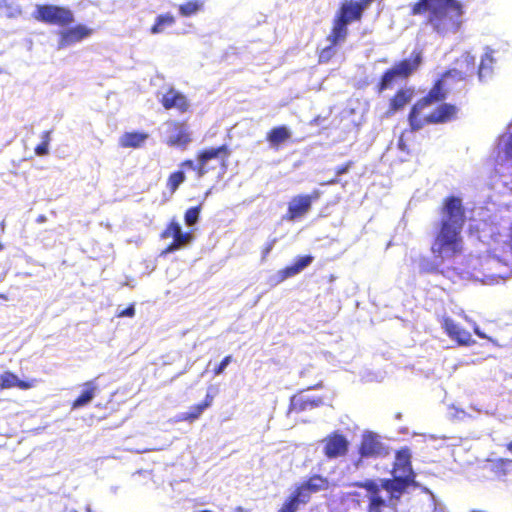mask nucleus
<instances>
[{
  "instance_id": "obj_29",
  "label": "nucleus",
  "mask_w": 512,
  "mask_h": 512,
  "mask_svg": "<svg viewBox=\"0 0 512 512\" xmlns=\"http://www.w3.org/2000/svg\"><path fill=\"white\" fill-rule=\"evenodd\" d=\"M308 503L309 502L304 498L303 494L295 488L283 501L277 512H297L301 505H306Z\"/></svg>"
},
{
  "instance_id": "obj_43",
  "label": "nucleus",
  "mask_w": 512,
  "mask_h": 512,
  "mask_svg": "<svg viewBox=\"0 0 512 512\" xmlns=\"http://www.w3.org/2000/svg\"><path fill=\"white\" fill-rule=\"evenodd\" d=\"M403 136H404V133H402V134H401V136H400V138H399V140H398V147H399V149H400L401 151H404V152H407V153H408V152H409V149H408L407 144H406V143H405V141H404Z\"/></svg>"
},
{
  "instance_id": "obj_49",
  "label": "nucleus",
  "mask_w": 512,
  "mask_h": 512,
  "mask_svg": "<svg viewBox=\"0 0 512 512\" xmlns=\"http://www.w3.org/2000/svg\"><path fill=\"white\" fill-rule=\"evenodd\" d=\"M508 449L512 452V441L508 444Z\"/></svg>"
},
{
  "instance_id": "obj_9",
  "label": "nucleus",
  "mask_w": 512,
  "mask_h": 512,
  "mask_svg": "<svg viewBox=\"0 0 512 512\" xmlns=\"http://www.w3.org/2000/svg\"><path fill=\"white\" fill-rule=\"evenodd\" d=\"M447 81L448 79L441 74V76L434 81L426 95L418 99L412 105L408 115H412L413 117L415 113L422 112V110L433 104L442 103L448 95V91L445 88Z\"/></svg>"
},
{
  "instance_id": "obj_27",
  "label": "nucleus",
  "mask_w": 512,
  "mask_h": 512,
  "mask_svg": "<svg viewBox=\"0 0 512 512\" xmlns=\"http://www.w3.org/2000/svg\"><path fill=\"white\" fill-rule=\"evenodd\" d=\"M291 137V132L285 125L273 127L266 134V140L272 148L279 147L287 142Z\"/></svg>"
},
{
  "instance_id": "obj_14",
  "label": "nucleus",
  "mask_w": 512,
  "mask_h": 512,
  "mask_svg": "<svg viewBox=\"0 0 512 512\" xmlns=\"http://www.w3.org/2000/svg\"><path fill=\"white\" fill-rule=\"evenodd\" d=\"M167 125L170 132L166 140L168 146L185 148L191 142L192 139L186 122L169 121Z\"/></svg>"
},
{
  "instance_id": "obj_4",
  "label": "nucleus",
  "mask_w": 512,
  "mask_h": 512,
  "mask_svg": "<svg viewBox=\"0 0 512 512\" xmlns=\"http://www.w3.org/2000/svg\"><path fill=\"white\" fill-rule=\"evenodd\" d=\"M459 108L452 103L442 102L429 114L422 116L421 112L414 116L408 115V122L411 131H417L427 124H444L457 119Z\"/></svg>"
},
{
  "instance_id": "obj_25",
  "label": "nucleus",
  "mask_w": 512,
  "mask_h": 512,
  "mask_svg": "<svg viewBox=\"0 0 512 512\" xmlns=\"http://www.w3.org/2000/svg\"><path fill=\"white\" fill-rule=\"evenodd\" d=\"M327 41L329 42V45L320 49L318 51V63L319 64H327L329 63L336 55L337 53V46L341 43H343L346 38H335L333 37V31L330 30L329 34L327 35Z\"/></svg>"
},
{
  "instance_id": "obj_44",
  "label": "nucleus",
  "mask_w": 512,
  "mask_h": 512,
  "mask_svg": "<svg viewBox=\"0 0 512 512\" xmlns=\"http://www.w3.org/2000/svg\"><path fill=\"white\" fill-rule=\"evenodd\" d=\"M474 332H475V334H476L478 337H480V338H482V339L487 338V336L485 335V333H483V332H482L478 327H475V328H474Z\"/></svg>"
},
{
  "instance_id": "obj_35",
  "label": "nucleus",
  "mask_w": 512,
  "mask_h": 512,
  "mask_svg": "<svg viewBox=\"0 0 512 512\" xmlns=\"http://www.w3.org/2000/svg\"><path fill=\"white\" fill-rule=\"evenodd\" d=\"M185 180L186 176L182 170L174 171L168 176L166 186L170 193H175Z\"/></svg>"
},
{
  "instance_id": "obj_2",
  "label": "nucleus",
  "mask_w": 512,
  "mask_h": 512,
  "mask_svg": "<svg viewBox=\"0 0 512 512\" xmlns=\"http://www.w3.org/2000/svg\"><path fill=\"white\" fill-rule=\"evenodd\" d=\"M410 15H426L425 24L445 38L460 31L464 5L458 0H417L410 5Z\"/></svg>"
},
{
  "instance_id": "obj_17",
  "label": "nucleus",
  "mask_w": 512,
  "mask_h": 512,
  "mask_svg": "<svg viewBox=\"0 0 512 512\" xmlns=\"http://www.w3.org/2000/svg\"><path fill=\"white\" fill-rule=\"evenodd\" d=\"M392 474L415 479V473L411 465V452L409 448L403 447L396 451L393 463Z\"/></svg>"
},
{
  "instance_id": "obj_15",
  "label": "nucleus",
  "mask_w": 512,
  "mask_h": 512,
  "mask_svg": "<svg viewBox=\"0 0 512 512\" xmlns=\"http://www.w3.org/2000/svg\"><path fill=\"white\" fill-rule=\"evenodd\" d=\"M160 103L164 109H176L181 114L188 112L190 109V102L187 96L173 87L166 90L160 99Z\"/></svg>"
},
{
  "instance_id": "obj_18",
  "label": "nucleus",
  "mask_w": 512,
  "mask_h": 512,
  "mask_svg": "<svg viewBox=\"0 0 512 512\" xmlns=\"http://www.w3.org/2000/svg\"><path fill=\"white\" fill-rule=\"evenodd\" d=\"M329 480L328 478L314 474L311 475L306 481L300 483L295 488L303 494L304 498L310 502L311 494L317 493L323 490H327L329 488Z\"/></svg>"
},
{
  "instance_id": "obj_11",
  "label": "nucleus",
  "mask_w": 512,
  "mask_h": 512,
  "mask_svg": "<svg viewBox=\"0 0 512 512\" xmlns=\"http://www.w3.org/2000/svg\"><path fill=\"white\" fill-rule=\"evenodd\" d=\"M475 72H477L476 58L469 52H464L455 60L453 68L446 70L442 74L443 77L453 81H467Z\"/></svg>"
},
{
  "instance_id": "obj_10",
  "label": "nucleus",
  "mask_w": 512,
  "mask_h": 512,
  "mask_svg": "<svg viewBox=\"0 0 512 512\" xmlns=\"http://www.w3.org/2000/svg\"><path fill=\"white\" fill-rule=\"evenodd\" d=\"M321 196V191L315 189L310 194H299L291 198L284 219L295 221L305 216L311 209L314 201Z\"/></svg>"
},
{
  "instance_id": "obj_12",
  "label": "nucleus",
  "mask_w": 512,
  "mask_h": 512,
  "mask_svg": "<svg viewBox=\"0 0 512 512\" xmlns=\"http://www.w3.org/2000/svg\"><path fill=\"white\" fill-rule=\"evenodd\" d=\"M322 443L323 454L328 459L344 457L349 450V441L343 434L339 433L338 431H334L328 434L322 440Z\"/></svg>"
},
{
  "instance_id": "obj_50",
  "label": "nucleus",
  "mask_w": 512,
  "mask_h": 512,
  "mask_svg": "<svg viewBox=\"0 0 512 512\" xmlns=\"http://www.w3.org/2000/svg\"><path fill=\"white\" fill-rule=\"evenodd\" d=\"M2 249H3V246H2V244L0 243V251H1Z\"/></svg>"
},
{
  "instance_id": "obj_21",
  "label": "nucleus",
  "mask_w": 512,
  "mask_h": 512,
  "mask_svg": "<svg viewBox=\"0 0 512 512\" xmlns=\"http://www.w3.org/2000/svg\"><path fill=\"white\" fill-rule=\"evenodd\" d=\"M422 51L416 49L412 51L409 59H403L393 65L396 70L398 77L405 80L409 78L421 65L422 63Z\"/></svg>"
},
{
  "instance_id": "obj_26",
  "label": "nucleus",
  "mask_w": 512,
  "mask_h": 512,
  "mask_svg": "<svg viewBox=\"0 0 512 512\" xmlns=\"http://www.w3.org/2000/svg\"><path fill=\"white\" fill-rule=\"evenodd\" d=\"M312 261L313 257L311 255L298 257L293 264L286 266L285 268L279 271L280 281L297 275L303 269L309 266L312 263Z\"/></svg>"
},
{
  "instance_id": "obj_34",
  "label": "nucleus",
  "mask_w": 512,
  "mask_h": 512,
  "mask_svg": "<svg viewBox=\"0 0 512 512\" xmlns=\"http://www.w3.org/2000/svg\"><path fill=\"white\" fill-rule=\"evenodd\" d=\"M493 57L486 53L482 56L479 66L477 67V75L479 80H484L487 76L491 75L493 69Z\"/></svg>"
},
{
  "instance_id": "obj_33",
  "label": "nucleus",
  "mask_w": 512,
  "mask_h": 512,
  "mask_svg": "<svg viewBox=\"0 0 512 512\" xmlns=\"http://www.w3.org/2000/svg\"><path fill=\"white\" fill-rule=\"evenodd\" d=\"M204 2L202 0H188L178 6L179 14L182 17H191L202 11Z\"/></svg>"
},
{
  "instance_id": "obj_46",
  "label": "nucleus",
  "mask_w": 512,
  "mask_h": 512,
  "mask_svg": "<svg viewBox=\"0 0 512 512\" xmlns=\"http://www.w3.org/2000/svg\"><path fill=\"white\" fill-rule=\"evenodd\" d=\"M431 512H445L443 508L435 506Z\"/></svg>"
},
{
  "instance_id": "obj_3",
  "label": "nucleus",
  "mask_w": 512,
  "mask_h": 512,
  "mask_svg": "<svg viewBox=\"0 0 512 512\" xmlns=\"http://www.w3.org/2000/svg\"><path fill=\"white\" fill-rule=\"evenodd\" d=\"M413 483L414 480L408 477L393 474L392 478L380 479L379 481L374 479L356 481L352 483V486L365 490L367 512H383L387 507V500L382 495L383 489L389 493L390 498L398 499Z\"/></svg>"
},
{
  "instance_id": "obj_19",
  "label": "nucleus",
  "mask_w": 512,
  "mask_h": 512,
  "mask_svg": "<svg viewBox=\"0 0 512 512\" xmlns=\"http://www.w3.org/2000/svg\"><path fill=\"white\" fill-rule=\"evenodd\" d=\"M383 446L374 433H365L358 447L360 458H375L382 454Z\"/></svg>"
},
{
  "instance_id": "obj_23",
  "label": "nucleus",
  "mask_w": 512,
  "mask_h": 512,
  "mask_svg": "<svg viewBox=\"0 0 512 512\" xmlns=\"http://www.w3.org/2000/svg\"><path fill=\"white\" fill-rule=\"evenodd\" d=\"M36 379L20 380L16 374L11 371H5L0 375V390L17 387L21 390H28L37 384Z\"/></svg>"
},
{
  "instance_id": "obj_32",
  "label": "nucleus",
  "mask_w": 512,
  "mask_h": 512,
  "mask_svg": "<svg viewBox=\"0 0 512 512\" xmlns=\"http://www.w3.org/2000/svg\"><path fill=\"white\" fill-rule=\"evenodd\" d=\"M175 17L171 13L160 14L156 17L154 24L150 28L151 34L163 33L167 27L174 25Z\"/></svg>"
},
{
  "instance_id": "obj_20",
  "label": "nucleus",
  "mask_w": 512,
  "mask_h": 512,
  "mask_svg": "<svg viewBox=\"0 0 512 512\" xmlns=\"http://www.w3.org/2000/svg\"><path fill=\"white\" fill-rule=\"evenodd\" d=\"M323 404V399L321 397H309L304 395L303 393H298L293 395L290 398V403L288 406L289 414H299L303 411L311 410L316 407H319Z\"/></svg>"
},
{
  "instance_id": "obj_1",
  "label": "nucleus",
  "mask_w": 512,
  "mask_h": 512,
  "mask_svg": "<svg viewBox=\"0 0 512 512\" xmlns=\"http://www.w3.org/2000/svg\"><path fill=\"white\" fill-rule=\"evenodd\" d=\"M441 219L431 245L432 253L441 259H451L463 252L462 230L466 222V210L462 199L449 195L442 201Z\"/></svg>"
},
{
  "instance_id": "obj_36",
  "label": "nucleus",
  "mask_w": 512,
  "mask_h": 512,
  "mask_svg": "<svg viewBox=\"0 0 512 512\" xmlns=\"http://www.w3.org/2000/svg\"><path fill=\"white\" fill-rule=\"evenodd\" d=\"M202 203L197 206L188 208L184 213V221L187 226L195 225L200 217Z\"/></svg>"
},
{
  "instance_id": "obj_22",
  "label": "nucleus",
  "mask_w": 512,
  "mask_h": 512,
  "mask_svg": "<svg viewBox=\"0 0 512 512\" xmlns=\"http://www.w3.org/2000/svg\"><path fill=\"white\" fill-rule=\"evenodd\" d=\"M413 96L414 89L412 87L399 88L389 99V106L386 114L391 116L402 110L411 102Z\"/></svg>"
},
{
  "instance_id": "obj_39",
  "label": "nucleus",
  "mask_w": 512,
  "mask_h": 512,
  "mask_svg": "<svg viewBox=\"0 0 512 512\" xmlns=\"http://www.w3.org/2000/svg\"><path fill=\"white\" fill-rule=\"evenodd\" d=\"M232 361V356L227 355L225 356L221 362L214 368L213 373L214 375H220L224 372L228 364Z\"/></svg>"
},
{
  "instance_id": "obj_13",
  "label": "nucleus",
  "mask_w": 512,
  "mask_h": 512,
  "mask_svg": "<svg viewBox=\"0 0 512 512\" xmlns=\"http://www.w3.org/2000/svg\"><path fill=\"white\" fill-rule=\"evenodd\" d=\"M94 30L84 24L63 29L58 34V49L74 45L93 34Z\"/></svg>"
},
{
  "instance_id": "obj_5",
  "label": "nucleus",
  "mask_w": 512,
  "mask_h": 512,
  "mask_svg": "<svg viewBox=\"0 0 512 512\" xmlns=\"http://www.w3.org/2000/svg\"><path fill=\"white\" fill-rule=\"evenodd\" d=\"M364 10L357 1L342 2L332 21L333 37L347 38L348 25L354 21H360Z\"/></svg>"
},
{
  "instance_id": "obj_48",
  "label": "nucleus",
  "mask_w": 512,
  "mask_h": 512,
  "mask_svg": "<svg viewBox=\"0 0 512 512\" xmlns=\"http://www.w3.org/2000/svg\"><path fill=\"white\" fill-rule=\"evenodd\" d=\"M322 387V383L319 382L317 384H315L314 386H311L310 388H321Z\"/></svg>"
},
{
  "instance_id": "obj_30",
  "label": "nucleus",
  "mask_w": 512,
  "mask_h": 512,
  "mask_svg": "<svg viewBox=\"0 0 512 512\" xmlns=\"http://www.w3.org/2000/svg\"><path fill=\"white\" fill-rule=\"evenodd\" d=\"M148 139V134L144 132H126L119 139V145L122 148H139Z\"/></svg>"
},
{
  "instance_id": "obj_6",
  "label": "nucleus",
  "mask_w": 512,
  "mask_h": 512,
  "mask_svg": "<svg viewBox=\"0 0 512 512\" xmlns=\"http://www.w3.org/2000/svg\"><path fill=\"white\" fill-rule=\"evenodd\" d=\"M33 17L39 22L59 27H68L74 22V14L69 8L52 4L37 5Z\"/></svg>"
},
{
  "instance_id": "obj_16",
  "label": "nucleus",
  "mask_w": 512,
  "mask_h": 512,
  "mask_svg": "<svg viewBox=\"0 0 512 512\" xmlns=\"http://www.w3.org/2000/svg\"><path fill=\"white\" fill-rule=\"evenodd\" d=\"M442 328L444 329L445 333L449 336V338L457 342L459 345L470 346L475 343V341L472 339L471 334L467 330L456 324L449 317L443 318Z\"/></svg>"
},
{
  "instance_id": "obj_47",
  "label": "nucleus",
  "mask_w": 512,
  "mask_h": 512,
  "mask_svg": "<svg viewBox=\"0 0 512 512\" xmlns=\"http://www.w3.org/2000/svg\"><path fill=\"white\" fill-rule=\"evenodd\" d=\"M338 182L337 178L331 179L328 181V184H336Z\"/></svg>"
},
{
  "instance_id": "obj_41",
  "label": "nucleus",
  "mask_w": 512,
  "mask_h": 512,
  "mask_svg": "<svg viewBox=\"0 0 512 512\" xmlns=\"http://www.w3.org/2000/svg\"><path fill=\"white\" fill-rule=\"evenodd\" d=\"M135 315V308H134V305L131 304L130 306H128L127 308H125L124 310L120 311L117 316L118 317H133Z\"/></svg>"
},
{
  "instance_id": "obj_28",
  "label": "nucleus",
  "mask_w": 512,
  "mask_h": 512,
  "mask_svg": "<svg viewBox=\"0 0 512 512\" xmlns=\"http://www.w3.org/2000/svg\"><path fill=\"white\" fill-rule=\"evenodd\" d=\"M83 387H84V389L80 393V395L72 401V403H71L72 409H78V408H81V407L87 405L95 397L97 386H96L94 380L86 381L83 384Z\"/></svg>"
},
{
  "instance_id": "obj_24",
  "label": "nucleus",
  "mask_w": 512,
  "mask_h": 512,
  "mask_svg": "<svg viewBox=\"0 0 512 512\" xmlns=\"http://www.w3.org/2000/svg\"><path fill=\"white\" fill-rule=\"evenodd\" d=\"M213 400L214 396L210 393H207L201 403L193 405L192 407H190V410L188 412L182 413L178 417V421L193 423L194 421L199 419V417L201 416L205 409L209 408L212 405Z\"/></svg>"
},
{
  "instance_id": "obj_40",
  "label": "nucleus",
  "mask_w": 512,
  "mask_h": 512,
  "mask_svg": "<svg viewBox=\"0 0 512 512\" xmlns=\"http://www.w3.org/2000/svg\"><path fill=\"white\" fill-rule=\"evenodd\" d=\"M353 166H354V161L349 160V161L345 162L344 164L335 168V175L337 177H339L343 174H346Z\"/></svg>"
},
{
  "instance_id": "obj_8",
  "label": "nucleus",
  "mask_w": 512,
  "mask_h": 512,
  "mask_svg": "<svg viewBox=\"0 0 512 512\" xmlns=\"http://www.w3.org/2000/svg\"><path fill=\"white\" fill-rule=\"evenodd\" d=\"M161 239L172 238V242L167 245L162 254L175 252L194 240L192 232H183L180 223L176 219H171L163 231L160 233Z\"/></svg>"
},
{
  "instance_id": "obj_31",
  "label": "nucleus",
  "mask_w": 512,
  "mask_h": 512,
  "mask_svg": "<svg viewBox=\"0 0 512 512\" xmlns=\"http://www.w3.org/2000/svg\"><path fill=\"white\" fill-rule=\"evenodd\" d=\"M399 80L402 79L398 77L396 70L392 66L391 68L385 70L384 73L382 74L379 82L376 85V91L378 93H382L387 89H391L394 86V84Z\"/></svg>"
},
{
  "instance_id": "obj_7",
  "label": "nucleus",
  "mask_w": 512,
  "mask_h": 512,
  "mask_svg": "<svg viewBox=\"0 0 512 512\" xmlns=\"http://www.w3.org/2000/svg\"><path fill=\"white\" fill-rule=\"evenodd\" d=\"M232 154V149L228 144H222L218 147H207L201 149L196 154V160L198 161V170L201 173H208L213 169L210 162L212 160L218 161L220 167L226 170L229 164V158Z\"/></svg>"
},
{
  "instance_id": "obj_42",
  "label": "nucleus",
  "mask_w": 512,
  "mask_h": 512,
  "mask_svg": "<svg viewBox=\"0 0 512 512\" xmlns=\"http://www.w3.org/2000/svg\"><path fill=\"white\" fill-rule=\"evenodd\" d=\"M275 239L272 240L271 242L267 243L263 249H262V260H265L267 258V256L269 255V253L271 252V250L273 249V246H274V243H275Z\"/></svg>"
},
{
  "instance_id": "obj_37",
  "label": "nucleus",
  "mask_w": 512,
  "mask_h": 512,
  "mask_svg": "<svg viewBox=\"0 0 512 512\" xmlns=\"http://www.w3.org/2000/svg\"><path fill=\"white\" fill-rule=\"evenodd\" d=\"M41 139H42L41 143H39L35 147V153L38 156H44V155H47L49 153V144H50V141H51V132L50 131H44L41 134Z\"/></svg>"
},
{
  "instance_id": "obj_38",
  "label": "nucleus",
  "mask_w": 512,
  "mask_h": 512,
  "mask_svg": "<svg viewBox=\"0 0 512 512\" xmlns=\"http://www.w3.org/2000/svg\"><path fill=\"white\" fill-rule=\"evenodd\" d=\"M197 166H198V161L197 160H196V163H195L191 159H186V160H184V161H182L180 163V168L181 169H185V168L192 169L195 172L197 178H202L206 173L199 172Z\"/></svg>"
},
{
  "instance_id": "obj_45",
  "label": "nucleus",
  "mask_w": 512,
  "mask_h": 512,
  "mask_svg": "<svg viewBox=\"0 0 512 512\" xmlns=\"http://www.w3.org/2000/svg\"><path fill=\"white\" fill-rule=\"evenodd\" d=\"M374 0H360V1H357L359 4H361L363 6L364 9H366V7L371 3L373 2Z\"/></svg>"
}]
</instances>
